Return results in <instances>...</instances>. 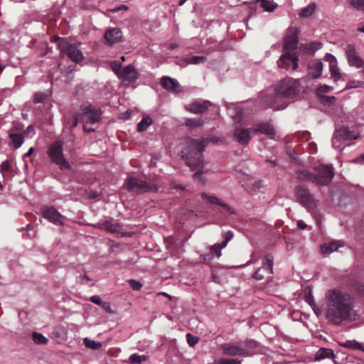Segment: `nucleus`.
<instances>
[{"mask_svg":"<svg viewBox=\"0 0 364 364\" xmlns=\"http://www.w3.org/2000/svg\"><path fill=\"white\" fill-rule=\"evenodd\" d=\"M325 299V315L329 322L340 325L355 318V299L350 294L340 289H330L326 292Z\"/></svg>","mask_w":364,"mask_h":364,"instance_id":"1","label":"nucleus"},{"mask_svg":"<svg viewBox=\"0 0 364 364\" xmlns=\"http://www.w3.org/2000/svg\"><path fill=\"white\" fill-rule=\"evenodd\" d=\"M274 90L281 102H287V99H293L300 92L301 86L299 80L286 78L280 80L274 85Z\"/></svg>","mask_w":364,"mask_h":364,"instance_id":"2","label":"nucleus"},{"mask_svg":"<svg viewBox=\"0 0 364 364\" xmlns=\"http://www.w3.org/2000/svg\"><path fill=\"white\" fill-rule=\"evenodd\" d=\"M295 193L298 202L305 208L308 212L314 211L318 205V200L304 186H297L295 188Z\"/></svg>","mask_w":364,"mask_h":364,"instance_id":"3","label":"nucleus"},{"mask_svg":"<svg viewBox=\"0 0 364 364\" xmlns=\"http://www.w3.org/2000/svg\"><path fill=\"white\" fill-rule=\"evenodd\" d=\"M259 104L264 108L274 107L277 110L285 109L289 102H282L279 98H277L275 90H264L259 93Z\"/></svg>","mask_w":364,"mask_h":364,"instance_id":"4","label":"nucleus"},{"mask_svg":"<svg viewBox=\"0 0 364 364\" xmlns=\"http://www.w3.org/2000/svg\"><path fill=\"white\" fill-rule=\"evenodd\" d=\"M125 184L129 191L134 192L138 194L148 192H156L158 191L157 185L154 183L146 182L134 176H129L127 179Z\"/></svg>","mask_w":364,"mask_h":364,"instance_id":"5","label":"nucleus"},{"mask_svg":"<svg viewBox=\"0 0 364 364\" xmlns=\"http://www.w3.org/2000/svg\"><path fill=\"white\" fill-rule=\"evenodd\" d=\"M218 141L215 137H204L202 139H191L188 142V154L190 156H186V159H200L205 149V146L209 143H215Z\"/></svg>","mask_w":364,"mask_h":364,"instance_id":"6","label":"nucleus"},{"mask_svg":"<svg viewBox=\"0 0 364 364\" xmlns=\"http://www.w3.org/2000/svg\"><path fill=\"white\" fill-rule=\"evenodd\" d=\"M332 165H320L314 168L313 183L320 186H327L334 176Z\"/></svg>","mask_w":364,"mask_h":364,"instance_id":"7","label":"nucleus"},{"mask_svg":"<svg viewBox=\"0 0 364 364\" xmlns=\"http://www.w3.org/2000/svg\"><path fill=\"white\" fill-rule=\"evenodd\" d=\"M57 40L60 50L65 53L71 60L79 63L83 60V54L77 45L69 44L65 38H58Z\"/></svg>","mask_w":364,"mask_h":364,"instance_id":"8","label":"nucleus"},{"mask_svg":"<svg viewBox=\"0 0 364 364\" xmlns=\"http://www.w3.org/2000/svg\"><path fill=\"white\" fill-rule=\"evenodd\" d=\"M240 183L249 194H255L262 187L261 180L255 179L248 174H242L240 178Z\"/></svg>","mask_w":364,"mask_h":364,"instance_id":"9","label":"nucleus"},{"mask_svg":"<svg viewBox=\"0 0 364 364\" xmlns=\"http://www.w3.org/2000/svg\"><path fill=\"white\" fill-rule=\"evenodd\" d=\"M220 348L223 350V354L228 356L242 355L244 357H249L253 354L241 346L235 345L231 343L221 345Z\"/></svg>","mask_w":364,"mask_h":364,"instance_id":"10","label":"nucleus"},{"mask_svg":"<svg viewBox=\"0 0 364 364\" xmlns=\"http://www.w3.org/2000/svg\"><path fill=\"white\" fill-rule=\"evenodd\" d=\"M83 113L81 114L82 122L94 124L100 121L102 115L100 109H97L92 105L85 106L83 109Z\"/></svg>","mask_w":364,"mask_h":364,"instance_id":"11","label":"nucleus"},{"mask_svg":"<svg viewBox=\"0 0 364 364\" xmlns=\"http://www.w3.org/2000/svg\"><path fill=\"white\" fill-rule=\"evenodd\" d=\"M119 78L125 85L135 82L139 78V73L133 65H128L122 68Z\"/></svg>","mask_w":364,"mask_h":364,"instance_id":"12","label":"nucleus"},{"mask_svg":"<svg viewBox=\"0 0 364 364\" xmlns=\"http://www.w3.org/2000/svg\"><path fill=\"white\" fill-rule=\"evenodd\" d=\"M298 55L296 53L289 52L283 54L277 61L278 66L286 70H295L298 68Z\"/></svg>","mask_w":364,"mask_h":364,"instance_id":"13","label":"nucleus"},{"mask_svg":"<svg viewBox=\"0 0 364 364\" xmlns=\"http://www.w3.org/2000/svg\"><path fill=\"white\" fill-rule=\"evenodd\" d=\"M299 33V31L296 27H291L288 29L284 41V50H294L297 48Z\"/></svg>","mask_w":364,"mask_h":364,"instance_id":"14","label":"nucleus"},{"mask_svg":"<svg viewBox=\"0 0 364 364\" xmlns=\"http://www.w3.org/2000/svg\"><path fill=\"white\" fill-rule=\"evenodd\" d=\"M359 136L358 132L355 130H350L347 127L341 128L333 136L332 143L334 146H336V143L340 140L347 141L351 139H356Z\"/></svg>","mask_w":364,"mask_h":364,"instance_id":"15","label":"nucleus"},{"mask_svg":"<svg viewBox=\"0 0 364 364\" xmlns=\"http://www.w3.org/2000/svg\"><path fill=\"white\" fill-rule=\"evenodd\" d=\"M185 161L192 171H196V173L193 174L194 179L204 183L205 179L203 178L202 174L205 171V167L208 164V161L192 160Z\"/></svg>","mask_w":364,"mask_h":364,"instance_id":"16","label":"nucleus"},{"mask_svg":"<svg viewBox=\"0 0 364 364\" xmlns=\"http://www.w3.org/2000/svg\"><path fill=\"white\" fill-rule=\"evenodd\" d=\"M43 218L55 225H62L64 217L53 207H44L42 208Z\"/></svg>","mask_w":364,"mask_h":364,"instance_id":"17","label":"nucleus"},{"mask_svg":"<svg viewBox=\"0 0 364 364\" xmlns=\"http://www.w3.org/2000/svg\"><path fill=\"white\" fill-rule=\"evenodd\" d=\"M201 197L206 203L215 204L222 207L223 210L225 212H227L229 215H235L236 213V211L233 208L223 203L221 200H220L214 195H208L205 193H202Z\"/></svg>","mask_w":364,"mask_h":364,"instance_id":"18","label":"nucleus"},{"mask_svg":"<svg viewBox=\"0 0 364 364\" xmlns=\"http://www.w3.org/2000/svg\"><path fill=\"white\" fill-rule=\"evenodd\" d=\"M346 54L348 60V63L350 66H354L357 68H364V61L357 54L354 46L348 45L347 46Z\"/></svg>","mask_w":364,"mask_h":364,"instance_id":"19","label":"nucleus"},{"mask_svg":"<svg viewBox=\"0 0 364 364\" xmlns=\"http://www.w3.org/2000/svg\"><path fill=\"white\" fill-rule=\"evenodd\" d=\"M106 43L109 46L120 42L122 40V32L118 28H111L106 31L105 33Z\"/></svg>","mask_w":364,"mask_h":364,"instance_id":"20","label":"nucleus"},{"mask_svg":"<svg viewBox=\"0 0 364 364\" xmlns=\"http://www.w3.org/2000/svg\"><path fill=\"white\" fill-rule=\"evenodd\" d=\"M161 83L163 87L168 91L174 93H179L182 92V87L179 82L174 78L164 76L161 80Z\"/></svg>","mask_w":364,"mask_h":364,"instance_id":"21","label":"nucleus"},{"mask_svg":"<svg viewBox=\"0 0 364 364\" xmlns=\"http://www.w3.org/2000/svg\"><path fill=\"white\" fill-rule=\"evenodd\" d=\"M252 134H255L252 129L237 128L235 131V138L240 144H247L252 138Z\"/></svg>","mask_w":364,"mask_h":364,"instance_id":"22","label":"nucleus"},{"mask_svg":"<svg viewBox=\"0 0 364 364\" xmlns=\"http://www.w3.org/2000/svg\"><path fill=\"white\" fill-rule=\"evenodd\" d=\"M210 105V102L208 100L194 101L186 106V109L195 114H201L205 112Z\"/></svg>","mask_w":364,"mask_h":364,"instance_id":"23","label":"nucleus"},{"mask_svg":"<svg viewBox=\"0 0 364 364\" xmlns=\"http://www.w3.org/2000/svg\"><path fill=\"white\" fill-rule=\"evenodd\" d=\"M48 153L51 159H65L63 155V142L56 141L51 144Z\"/></svg>","mask_w":364,"mask_h":364,"instance_id":"24","label":"nucleus"},{"mask_svg":"<svg viewBox=\"0 0 364 364\" xmlns=\"http://www.w3.org/2000/svg\"><path fill=\"white\" fill-rule=\"evenodd\" d=\"M225 248L221 243H217L209 247V252L200 255L204 260H212L214 257L219 258L221 256V250Z\"/></svg>","mask_w":364,"mask_h":364,"instance_id":"25","label":"nucleus"},{"mask_svg":"<svg viewBox=\"0 0 364 364\" xmlns=\"http://www.w3.org/2000/svg\"><path fill=\"white\" fill-rule=\"evenodd\" d=\"M255 134V133H262L263 134L267 135L270 138H274L275 135V131L269 122H262L256 126V128L253 129Z\"/></svg>","mask_w":364,"mask_h":364,"instance_id":"26","label":"nucleus"},{"mask_svg":"<svg viewBox=\"0 0 364 364\" xmlns=\"http://www.w3.org/2000/svg\"><path fill=\"white\" fill-rule=\"evenodd\" d=\"M326 57L329 61V70L331 77L334 79L335 81L340 80L341 78V74L339 72V69L337 66V61L336 58L329 53H328Z\"/></svg>","mask_w":364,"mask_h":364,"instance_id":"27","label":"nucleus"},{"mask_svg":"<svg viewBox=\"0 0 364 364\" xmlns=\"http://www.w3.org/2000/svg\"><path fill=\"white\" fill-rule=\"evenodd\" d=\"M322 70V63L319 60L314 61L309 66V75L314 79L318 78L321 75Z\"/></svg>","mask_w":364,"mask_h":364,"instance_id":"28","label":"nucleus"},{"mask_svg":"<svg viewBox=\"0 0 364 364\" xmlns=\"http://www.w3.org/2000/svg\"><path fill=\"white\" fill-rule=\"evenodd\" d=\"M101 228L112 233L119 232L122 229V226L118 223L112 220L105 221L101 224Z\"/></svg>","mask_w":364,"mask_h":364,"instance_id":"29","label":"nucleus"},{"mask_svg":"<svg viewBox=\"0 0 364 364\" xmlns=\"http://www.w3.org/2000/svg\"><path fill=\"white\" fill-rule=\"evenodd\" d=\"M333 357H334V353L333 350L330 348H321L316 352L314 360L316 361H320L325 358H331Z\"/></svg>","mask_w":364,"mask_h":364,"instance_id":"30","label":"nucleus"},{"mask_svg":"<svg viewBox=\"0 0 364 364\" xmlns=\"http://www.w3.org/2000/svg\"><path fill=\"white\" fill-rule=\"evenodd\" d=\"M338 242L332 241L328 243H325L321 245V251L323 254L329 255L331 252L337 250L340 247Z\"/></svg>","mask_w":364,"mask_h":364,"instance_id":"31","label":"nucleus"},{"mask_svg":"<svg viewBox=\"0 0 364 364\" xmlns=\"http://www.w3.org/2000/svg\"><path fill=\"white\" fill-rule=\"evenodd\" d=\"M296 176L301 181L313 182L314 173L306 168H301L296 171Z\"/></svg>","mask_w":364,"mask_h":364,"instance_id":"32","label":"nucleus"},{"mask_svg":"<svg viewBox=\"0 0 364 364\" xmlns=\"http://www.w3.org/2000/svg\"><path fill=\"white\" fill-rule=\"evenodd\" d=\"M11 144L14 148L18 149L23 142V136L21 134L11 133L9 134Z\"/></svg>","mask_w":364,"mask_h":364,"instance_id":"33","label":"nucleus"},{"mask_svg":"<svg viewBox=\"0 0 364 364\" xmlns=\"http://www.w3.org/2000/svg\"><path fill=\"white\" fill-rule=\"evenodd\" d=\"M153 123L152 119L149 116H145L137 124V131L142 132L146 131Z\"/></svg>","mask_w":364,"mask_h":364,"instance_id":"34","label":"nucleus"},{"mask_svg":"<svg viewBox=\"0 0 364 364\" xmlns=\"http://www.w3.org/2000/svg\"><path fill=\"white\" fill-rule=\"evenodd\" d=\"M148 359V355L134 353L129 357V363L131 364H141L143 362L146 361Z\"/></svg>","mask_w":364,"mask_h":364,"instance_id":"35","label":"nucleus"},{"mask_svg":"<svg viewBox=\"0 0 364 364\" xmlns=\"http://www.w3.org/2000/svg\"><path fill=\"white\" fill-rule=\"evenodd\" d=\"M341 346L350 348V349H358L364 351V346L363 344L357 342L355 340L353 341H346L345 342L341 343Z\"/></svg>","mask_w":364,"mask_h":364,"instance_id":"36","label":"nucleus"},{"mask_svg":"<svg viewBox=\"0 0 364 364\" xmlns=\"http://www.w3.org/2000/svg\"><path fill=\"white\" fill-rule=\"evenodd\" d=\"M274 257L272 255H266L262 269L267 271L269 273H272Z\"/></svg>","mask_w":364,"mask_h":364,"instance_id":"37","label":"nucleus"},{"mask_svg":"<svg viewBox=\"0 0 364 364\" xmlns=\"http://www.w3.org/2000/svg\"><path fill=\"white\" fill-rule=\"evenodd\" d=\"M316 7L315 3L310 4L300 11L299 16L302 18L310 16L315 11Z\"/></svg>","mask_w":364,"mask_h":364,"instance_id":"38","label":"nucleus"},{"mask_svg":"<svg viewBox=\"0 0 364 364\" xmlns=\"http://www.w3.org/2000/svg\"><path fill=\"white\" fill-rule=\"evenodd\" d=\"M257 3H259L260 6L264 8L267 11H272L277 6V4L269 0H255Z\"/></svg>","mask_w":364,"mask_h":364,"instance_id":"39","label":"nucleus"},{"mask_svg":"<svg viewBox=\"0 0 364 364\" xmlns=\"http://www.w3.org/2000/svg\"><path fill=\"white\" fill-rule=\"evenodd\" d=\"M83 343L87 348L92 350H98L102 347V343L100 342L90 340L88 338H84Z\"/></svg>","mask_w":364,"mask_h":364,"instance_id":"40","label":"nucleus"},{"mask_svg":"<svg viewBox=\"0 0 364 364\" xmlns=\"http://www.w3.org/2000/svg\"><path fill=\"white\" fill-rule=\"evenodd\" d=\"M206 60V58L204 56L194 55L189 58H186L185 59V62L188 64L198 65L205 63Z\"/></svg>","mask_w":364,"mask_h":364,"instance_id":"41","label":"nucleus"},{"mask_svg":"<svg viewBox=\"0 0 364 364\" xmlns=\"http://www.w3.org/2000/svg\"><path fill=\"white\" fill-rule=\"evenodd\" d=\"M32 338L37 344H46L48 342V339L47 338H46L42 333L38 332H33L32 333Z\"/></svg>","mask_w":364,"mask_h":364,"instance_id":"42","label":"nucleus"},{"mask_svg":"<svg viewBox=\"0 0 364 364\" xmlns=\"http://www.w3.org/2000/svg\"><path fill=\"white\" fill-rule=\"evenodd\" d=\"M50 94L47 92H37L34 94L33 96V102L35 103H42L48 97Z\"/></svg>","mask_w":364,"mask_h":364,"instance_id":"43","label":"nucleus"},{"mask_svg":"<svg viewBox=\"0 0 364 364\" xmlns=\"http://www.w3.org/2000/svg\"><path fill=\"white\" fill-rule=\"evenodd\" d=\"M185 124L190 128H196L203 124V121L200 119H188Z\"/></svg>","mask_w":364,"mask_h":364,"instance_id":"44","label":"nucleus"},{"mask_svg":"<svg viewBox=\"0 0 364 364\" xmlns=\"http://www.w3.org/2000/svg\"><path fill=\"white\" fill-rule=\"evenodd\" d=\"M241 344L244 346V348H246L250 352V350L255 349L258 346V343L254 339H246Z\"/></svg>","mask_w":364,"mask_h":364,"instance_id":"45","label":"nucleus"},{"mask_svg":"<svg viewBox=\"0 0 364 364\" xmlns=\"http://www.w3.org/2000/svg\"><path fill=\"white\" fill-rule=\"evenodd\" d=\"M213 364H241V361L235 359L222 358L218 360H215Z\"/></svg>","mask_w":364,"mask_h":364,"instance_id":"46","label":"nucleus"},{"mask_svg":"<svg viewBox=\"0 0 364 364\" xmlns=\"http://www.w3.org/2000/svg\"><path fill=\"white\" fill-rule=\"evenodd\" d=\"M222 237L224 240L221 242V245H222V246L225 247L227 246L228 243L229 242V241H230L232 239V237H234V233L232 230H228L226 232H223L222 235Z\"/></svg>","mask_w":364,"mask_h":364,"instance_id":"47","label":"nucleus"},{"mask_svg":"<svg viewBox=\"0 0 364 364\" xmlns=\"http://www.w3.org/2000/svg\"><path fill=\"white\" fill-rule=\"evenodd\" d=\"M187 343L191 347L195 346L199 341V338L197 336L192 335L188 333L186 334Z\"/></svg>","mask_w":364,"mask_h":364,"instance_id":"48","label":"nucleus"},{"mask_svg":"<svg viewBox=\"0 0 364 364\" xmlns=\"http://www.w3.org/2000/svg\"><path fill=\"white\" fill-rule=\"evenodd\" d=\"M128 282H129L130 287L134 290L139 291L141 289V287H142L141 283L139 282L137 280H135V279H129Z\"/></svg>","mask_w":364,"mask_h":364,"instance_id":"49","label":"nucleus"},{"mask_svg":"<svg viewBox=\"0 0 364 364\" xmlns=\"http://www.w3.org/2000/svg\"><path fill=\"white\" fill-rule=\"evenodd\" d=\"M82 122L81 113L76 114L74 116L73 119H72V122L70 125V129H73L75 127H77L78 122Z\"/></svg>","mask_w":364,"mask_h":364,"instance_id":"50","label":"nucleus"},{"mask_svg":"<svg viewBox=\"0 0 364 364\" xmlns=\"http://www.w3.org/2000/svg\"><path fill=\"white\" fill-rule=\"evenodd\" d=\"M332 90V87L326 85H321L318 87L317 92L318 93H328Z\"/></svg>","mask_w":364,"mask_h":364,"instance_id":"51","label":"nucleus"},{"mask_svg":"<svg viewBox=\"0 0 364 364\" xmlns=\"http://www.w3.org/2000/svg\"><path fill=\"white\" fill-rule=\"evenodd\" d=\"M350 4L357 9H360L364 7V0H350Z\"/></svg>","mask_w":364,"mask_h":364,"instance_id":"52","label":"nucleus"},{"mask_svg":"<svg viewBox=\"0 0 364 364\" xmlns=\"http://www.w3.org/2000/svg\"><path fill=\"white\" fill-rule=\"evenodd\" d=\"M311 308L317 316H320L322 314L321 309L317 306L315 302H312Z\"/></svg>","mask_w":364,"mask_h":364,"instance_id":"53","label":"nucleus"},{"mask_svg":"<svg viewBox=\"0 0 364 364\" xmlns=\"http://www.w3.org/2000/svg\"><path fill=\"white\" fill-rule=\"evenodd\" d=\"M90 301L93 304L101 306L103 301H102L101 298L99 296H92L90 297Z\"/></svg>","mask_w":364,"mask_h":364,"instance_id":"54","label":"nucleus"},{"mask_svg":"<svg viewBox=\"0 0 364 364\" xmlns=\"http://www.w3.org/2000/svg\"><path fill=\"white\" fill-rule=\"evenodd\" d=\"M105 311L108 313H112L111 306L109 302L103 301L100 306Z\"/></svg>","mask_w":364,"mask_h":364,"instance_id":"55","label":"nucleus"},{"mask_svg":"<svg viewBox=\"0 0 364 364\" xmlns=\"http://www.w3.org/2000/svg\"><path fill=\"white\" fill-rule=\"evenodd\" d=\"M261 269H257L252 275V277L256 280H262L264 278V275L260 273Z\"/></svg>","mask_w":364,"mask_h":364,"instance_id":"56","label":"nucleus"},{"mask_svg":"<svg viewBox=\"0 0 364 364\" xmlns=\"http://www.w3.org/2000/svg\"><path fill=\"white\" fill-rule=\"evenodd\" d=\"M323 100L326 103L333 104L336 102V97L333 96H323Z\"/></svg>","mask_w":364,"mask_h":364,"instance_id":"57","label":"nucleus"},{"mask_svg":"<svg viewBox=\"0 0 364 364\" xmlns=\"http://www.w3.org/2000/svg\"><path fill=\"white\" fill-rule=\"evenodd\" d=\"M309 150L310 153H316L317 151V145L315 142H311L309 144Z\"/></svg>","mask_w":364,"mask_h":364,"instance_id":"58","label":"nucleus"},{"mask_svg":"<svg viewBox=\"0 0 364 364\" xmlns=\"http://www.w3.org/2000/svg\"><path fill=\"white\" fill-rule=\"evenodd\" d=\"M57 164H58L61 168H66L67 166H69L68 161H55Z\"/></svg>","mask_w":364,"mask_h":364,"instance_id":"59","label":"nucleus"},{"mask_svg":"<svg viewBox=\"0 0 364 364\" xmlns=\"http://www.w3.org/2000/svg\"><path fill=\"white\" fill-rule=\"evenodd\" d=\"M316 45V43H311L309 44H305L304 45V48L306 50H309V51H311V52H314V46Z\"/></svg>","mask_w":364,"mask_h":364,"instance_id":"60","label":"nucleus"},{"mask_svg":"<svg viewBox=\"0 0 364 364\" xmlns=\"http://www.w3.org/2000/svg\"><path fill=\"white\" fill-rule=\"evenodd\" d=\"M128 9V6H126V5H120L117 7H115L114 9H112L111 11L112 12H118L119 11H122V10H127Z\"/></svg>","mask_w":364,"mask_h":364,"instance_id":"61","label":"nucleus"},{"mask_svg":"<svg viewBox=\"0 0 364 364\" xmlns=\"http://www.w3.org/2000/svg\"><path fill=\"white\" fill-rule=\"evenodd\" d=\"M114 72L119 76L121 73V65L119 63H115L114 67L112 68Z\"/></svg>","mask_w":364,"mask_h":364,"instance_id":"62","label":"nucleus"},{"mask_svg":"<svg viewBox=\"0 0 364 364\" xmlns=\"http://www.w3.org/2000/svg\"><path fill=\"white\" fill-rule=\"evenodd\" d=\"M297 227L301 230H304L306 228V225L303 220H300L297 222Z\"/></svg>","mask_w":364,"mask_h":364,"instance_id":"63","label":"nucleus"},{"mask_svg":"<svg viewBox=\"0 0 364 364\" xmlns=\"http://www.w3.org/2000/svg\"><path fill=\"white\" fill-rule=\"evenodd\" d=\"M305 299H306V301L308 302L311 306L312 302H315V301L311 295L306 296Z\"/></svg>","mask_w":364,"mask_h":364,"instance_id":"64","label":"nucleus"}]
</instances>
